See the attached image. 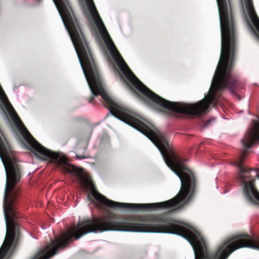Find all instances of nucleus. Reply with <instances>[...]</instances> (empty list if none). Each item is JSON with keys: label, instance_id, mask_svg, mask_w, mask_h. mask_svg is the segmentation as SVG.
Returning <instances> with one entry per match:
<instances>
[{"label": "nucleus", "instance_id": "nucleus-2", "mask_svg": "<svg viewBox=\"0 0 259 259\" xmlns=\"http://www.w3.org/2000/svg\"><path fill=\"white\" fill-rule=\"evenodd\" d=\"M76 157L77 159H85L87 158L84 156H79V155H76Z\"/></svg>", "mask_w": 259, "mask_h": 259}, {"label": "nucleus", "instance_id": "nucleus-4", "mask_svg": "<svg viewBox=\"0 0 259 259\" xmlns=\"http://www.w3.org/2000/svg\"><path fill=\"white\" fill-rule=\"evenodd\" d=\"M248 24H249V25L250 27L251 28H252V27H251V24H250L249 22H248Z\"/></svg>", "mask_w": 259, "mask_h": 259}, {"label": "nucleus", "instance_id": "nucleus-3", "mask_svg": "<svg viewBox=\"0 0 259 259\" xmlns=\"http://www.w3.org/2000/svg\"><path fill=\"white\" fill-rule=\"evenodd\" d=\"M88 200H89V201H91V202H92V201H93V200H92V199H91V197H90L89 195H88Z\"/></svg>", "mask_w": 259, "mask_h": 259}, {"label": "nucleus", "instance_id": "nucleus-6", "mask_svg": "<svg viewBox=\"0 0 259 259\" xmlns=\"http://www.w3.org/2000/svg\"><path fill=\"white\" fill-rule=\"evenodd\" d=\"M38 1H39L40 0H37Z\"/></svg>", "mask_w": 259, "mask_h": 259}, {"label": "nucleus", "instance_id": "nucleus-1", "mask_svg": "<svg viewBox=\"0 0 259 259\" xmlns=\"http://www.w3.org/2000/svg\"><path fill=\"white\" fill-rule=\"evenodd\" d=\"M215 118H212L208 120L207 122L204 124V127H206L208 126L209 125H210V123L211 122L215 121Z\"/></svg>", "mask_w": 259, "mask_h": 259}, {"label": "nucleus", "instance_id": "nucleus-5", "mask_svg": "<svg viewBox=\"0 0 259 259\" xmlns=\"http://www.w3.org/2000/svg\"><path fill=\"white\" fill-rule=\"evenodd\" d=\"M243 153H244V154H245V153H246V151H244L243 152Z\"/></svg>", "mask_w": 259, "mask_h": 259}]
</instances>
